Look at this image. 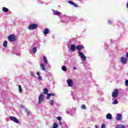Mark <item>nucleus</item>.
<instances>
[{
	"label": "nucleus",
	"instance_id": "f257e3e1",
	"mask_svg": "<svg viewBox=\"0 0 128 128\" xmlns=\"http://www.w3.org/2000/svg\"><path fill=\"white\" fill-rule=\"evenodd\" d=\"M84 48V46L78 45L76 46V48L78 50H79V52H78L79 56H80L83 60H86V56H84V53H82V52H80V50H82V48Z\"/></svg>",
	"mask_w": 128,
	"mask_h": 128
},
{
	"label": "nucleus",
	"instance_id": "f03ea898",
	"mask_svg": "<svg viewBox=\"0 0 128 128\" xmlns=\"http://www.w3.org/2000/svg\"><path fill=\"white\" fill-rule=\"evenodd\" d=\"M8 40L10 42H16V38L14 34H10L8 37Z\"/></svg>",
	"mask_w": 128,
	"mask_h": 128
},
{
	"label": "nucleus",
	"instance_id": "7ed1b4c3",
	"mask_svg": "<svg viewBox=\"0 0 128 128\" xmlns=\"http://www.w3.org/2000/svg\"><path fill=\"white\" fill-rule=\"evenodd\" d=\"M38 26V24H32L28 26V30H36Z\"/></svg>",
	"mask_w": 128,
	"mask_h": 128
},
{
	"label": "nucleus",
	"instance_id": "20e7f679",
	"mask_svg": "<svg viewBox=\"0 0 128 128\" xmlns=\"http://www.w3.org/2000/svg\"><path fill=\"white\" fill-rule=\"evenodd\" d=\"M118 96V89H114L112 92V96L114 98H116Z\"/></svg>",
	"mask_w": 128,
	"mask_h": 128
},
{
	"label": "nucleus",
	"instance_id": "39448f33",
	"mask_svg": "<svg viewBox=\"0 0 128 128\" xmlns=\"http://www.w3.org/2000/svg\"><path fill=\"white\" fill-rule=\"evenodd\" d=\"M9 118L10 120H12V122H16V124H20V122H18V120L14 116H10Z\"/></svg>",
	"mask_w": 128,
	"mask_h": 128
},
{
	"label": "nucleus",
	"instance_id": "423d86ee",
	"mask_svg": "<svg viewBox=\"0 0 128 128\" xmlns=\"http://www.w3.org/2000/svg\"><path fill=\"white\" fill-rule=\"evenodd\" d=\"M44 94H41L38 96V104H40L42 103V102H44Z\"/></svg>",
	"mask_w": 128,
	"mask_h": 128
},
{
	"label": "nucleus",
	"instance_id": "0eeeda50",
	"mask_svg": "<svg viewBox=\"0 0 128 128\" xmlns=\"http://www.w3.org/2000/svg\"><path fill=\"white\" fill-rule=\"evenodd\" d=\"M66 82L68 86L72 87V86H74V82H72V79H68L66 80Z\"/></svg>",
	"mask_w": 128,
	"mask_h": 128
},
{
	"label": "nucleus",
	"instance_id": "6e6552de",
	"mask_svg": "<svg viewBox=\"0 0 128 128\" xmlns=\"http://www.w3.org/2000/svg\"><path fill=\"white\" fill-rule=\"evenodd\" d=\"M121 62L122 64H126L128 62V60L124 57H121Z\"/></svg>",
	"mask_w": 128,
	"mask_h": 128
},
{
	"label": "nucleus",
	"instance_id": "1a4fd4ad",
	"mask_svg": "<svg viewBox=\"0 0 128 128\" xmlns=\"http://www.w3.org/2000/svg\"><path fill=\"white\" fill-rule=\"evenodd\" d=\"M116 120H122V114H117Z\"/></svg>",
	"mask_w": 128,
	"mask_h": 128
},
{
	"label": "nucleus",
	"instance_id": "9d476101",
	"mask_svg": "<svg viewBox=\"0 0 128 128\" xmlns=\"http://www.w3.org/2000/svg\"><path fill=\"white\" fill-rule=\"evenodd\" d=\"M106 118L107 120H112V114H106Z\"/></svg>",
	"mask_w": 128,
	"mask_h": 128
},
{
	"label": "nucleus",
	"instance_id": "9b49d317",
	"mask_svg": "<svg viewBox=\"0 0 128 128\" xmlns=\"http://www.w3.org/2000/svg\"><path fill=\"white\" fill-rule=\"evenodd\" d=\"M68 4H72V6H74L75 8H78V5L76 4L75 3H74V2L69 0L68 2Z\"/></svg>",
	"mask_w": 128,
	"mask_h": 128
},
{
	"label": "nucleus",
	"instance_id": "f8f14e48",
	"mask_svg": "<svg viewBox=\"0 0 128 128\" xmlns=\"http://www.w3.org/2000/svg\"><path fill=\"white\" fill-rule=\"evenodd\" d=\"M40 69L42 70H46V66H44V64H41L40 65Z\"/></svg>",
	"mask_w": 128,
	"mask_h": 128
},
{
	"label": "nucleus",
	"instance_id": "ddd939ff",
	"mask_svg": "<svg viewBox=\"0 0 128 128\" xmlns=\"http://www.w3.org/2000/svg\"><path fill=\"white\" fill-rule=\"evenodd\" d=\"M70 50L72 52H74L76 50V46L74 44L71 45Z\"/></svg>",
	"mask_w": 128,
	"mask_h": 128
},
{
	"label": "nucleus",
	"instance_id": "4468645a",
	"mask_svg": "<svg viewBox=\"0 0 128 128\" xmlns=\"http://www.w3.org/2000/svg\"><path fill=\"white\" fill-rule=\"evenodd\" d=\"M50 32V30H48V28H46L44 29V34H48Z\"/></svg>",
	"mask_w": 128,
	"mask_h": 128
},
{
	"label": "nucleus",
	"instance_id": "2eb2a0df",
	"mask_svg": "<svg viewBox=\"0 0 128 128\" xmlns=\"http://www.w3.org/2000/svg\"><path fill=\"white\" fill-rule=\"evenodd\" d=\"M54 14H56V16H60L62 14V13L58 11H54Z\"/></svg>",
	"mask_w": 128,
	"mask_h": 128
},
{
	"label": "nucleus",
	"instance_id": "dca6fc26",
	"mask_svg": "<svg viewBox=\"0 0 128 128\" xmlns=\"http://www.w3.org/2000/svg\"><path fill=\"white\" fill-rule=\"evenodd\" d=\"M18 92H20V94H22V86L20 85H18Z\"/></svg>",
	"mask_w": 128,
	"mask_h": 128
},
{
	"label": "nucleus",
	"instance_id": "f3484780",
	"mask_svg": "<svg viewBox=\"0 0 128 128\" xmlns=\"http://www.w3.org/2000/svg\"><path fill=\"white\" fill-rule=\"evenodd\" d=\"M43 91H44V94H48V90L46 88H44L43 90Z\"/></svg>",
	"mask_w": 128,
	"mask_h": 128
},
{
	"label": "nucleus",
	"instance_id": "a211bd4d",
	"mask_svg": "<svg viewBox=\"0 0 128 128\" xmlns=\"http://www.w3.org/2000/svg\"><path fill=\"white\" fill-rule=\"evenodd\" d=\"M43 58H44V63L46 64H48V60L46 59V56H44L43 57Z\"/></svg>",
	"mask_w": 128,
	"mask_h": 128
},
{
	"label": "nucleus",
	"instance_id": "6ab92c4d",
	"mask_svg": "<svg viewBox=\"0 0 128 128\" xmlns=\"http://www.w3.org/2000/svg\"><path fill=\"white\" fill-rule=\"evenodd\" d=\"M2 10L4 12H8V8H6V7H3Z\"/></svg>",
	"mask_w": 128,
	"mask_h": 128
},
{
	"label": "nucleus",
	"instance_id": "aec40b11",
	"mask_svg": "<svg viewBox=\"0 0 128 128\" xmlns=\"http://www.w3.org/2000/svg\"><path fill=\"white\" fill-rule=\"evenodd\" d=\"M3 46H4V48H6L8 46V42L4 41Z\"/></svg>",
	"mask_w": 128,
	"mask_h": 128
},
{
	"label": "nucleus",
	"instance_id": "412c9836",
	"mask_svg": "<svg viewBox=\"0 0 128 128\" xmlns=\"http://www.w3.org/2000/svg\"><path fill=\"white\" fill-rule=\"evenodd\" d=\"M58 128V124L56 123H54L53 128Z\"/></svg>",
	"mask_w": 128,
	"mask_h": 128
},
{
	"label": "nucleus",
	"instance_id": "4be33fe9",
	"mask_svg": "<svg viewBox=\"0 0 128 128\" xmlns=\"http://www.w3.org/2000/svg\"><path fill=\"white\" fill-rule=\"evenodd\" d=\"M32 52H34V54H36V47H34L33 48H32Z\"/></svg>",
	"mask_w": 128,
	"mask_h": 128
},
{
	"label": "nucleus",
	"instance_id": "5701e85b",
	"mask_svg": "<svg viewBox=\"0 0 128 128\" xmlns=\"http://www.w3.org/2000/svg\"><path fill=\"white\" fill-rule=\"evenodd\" d=\"M62 70H64V72H66V66H62Z\"/></svg>",
	"mask_w": 128,
	"mask_h": 128
},
{
	"label": "nucleus",
	"instance_id": "b1692460",
	"mask_svg": "<svg viewBox=\"0 0 128 128\" xmlns=\"http://www.w3.org/2000/svg\"><path fill=\"white\" fill-rule=\"evenodd\" d=\"M81 108L82 110H86V105H84V104H82L81 106Z\"/></svg>",
	"mask_w": 128,
	"mask_h": 128
},
{
	"label": "nucleus",
	"instance_id": "393cba45",
	"mask_svg": "<svg viewBox=\"0 0 128 128\" xmlns=\"http://www.w3.org/2000/svg\"><path fill=\"white\" fill-rule=\"evenodd\" d=\"M116 128H124V126L123 125H118Z\"/></svg>",
	"mask_w": 128,
	"mask_h": 128
},
{
	"label": "nucleus",
	"instance_id": "a878e982",
	"mask_svg": "<svg viewBox=\"0 0 128 128\" xmlns=\"http://www.w3.org/2000/svg\"><path fill=\"white\" fill-rule=\"evenodd\" d=\"M25 112L27 113V114H30V111L28 109H25Z\"/></svg>",
	"mask_w": 128,
	"mask_h": 128
},
{
	"label": "nucleus",
	"instance_id": "bb28decb",
	"mask_svg": "<svg viewBox=\"0 0 128 128\" xmlns=\"http://www.w3.org/2000/svg\"><path fill=\"white\" fill-rule=\"evenodd\" d=\"M114 104H118V100L116 99L114 100Z\"/></svg>",
	"mask_w": 128,
	"mask_h": 128
},
{
	"label": "nucleus",
	"instance_id": "cd10ccee",
	"mask_svg": "<svg viewBox=\"0 0 128 128\" xmlns=\"http://www.w3.org/2000/svg\"><path fill=\"white\" fill-rule=\"evenodd\" d=\"M50 96H54L55 94L54 93H48Z\"/></svg>",
	"mask_w": 128,
	"mask_h": 128
},
{
	"label": "nucleus",
	"instance_id": "c85d7f7f",
	"mask_svg": "<svg viewBox=\"0 0 128 128\" xmlns=\"http://www.w3.org/2000/svg\"><path fill=\"white\" fill-rule=\"evenodd\" d=\"M57 120H59V122H60V120H62V117H60V116L57 117Z\"/></svg>",
	"mask_w": 128,
	"mask_h": 128
},
{
	"label": "nucleus",
	"instance_id": "c756f323",
	"mask_svg": "<svg viewBox=\"0 0 128 128\" xmlns=\"http://www.w3.org/2000/svg\"><path fill=\"white\" fill-rule=\"evenodd\" d=\"M50 98V96L48 94H47V96L46 97V100H48Z\"/></svg>",
	"mask_w": 128,
	"mask_h": 128
},
{
	"label": "nucleus",
	"instance_id": "7c9ffc66",
	"mask_svg": "<svg viewBox=\"0 0 128 128\" xmlns=\"http://www.w3.org/2000/svg\"><path fill=\"white\" fill-rule=\"evenodd\" d=\"M50 104L51 106H54V100H50Z\"/></svg>",
	"mask_w": 128,
	"mask_h": 128
},
{
	"label": "nucleus",
	"instance_id": "2f4dec72",
	"mask_svg": "<svg viewBox=\"0 0 128 128\" xmlns=\"http://www.w3.org/2000/svg\"><path fill=\"white\" fill-rule=\"evenodd\" d=\"M30 74L32 76H34V72L31 71V72H30Z\"/></svg>",
	"mask_w": 128,
	"mask_h": 128
},
{
	"label": "nucleus",
	"instance_id": "473e14b6",
	"mask_svg": "<svg viewBox=\"0 0 128 128\" xmlns=\"http://www.w3.org/2000/svg\"><path fill=\"white\" fill-rule=\"evenodd\" d=\"M125 85L126 86H128V80H126L125 81Z\"/></svg>",
	"mask_w": 128,
	"mask_h": 128
},
{
	"label": "nucleus",
	"instance_id": "72a5a7b5",
	"mask_svg": "<svg viewBox=\"0 0 128 128\" xmlns=\"http://www.w3.org/2000/svg\"><path fill=\"white\" fill-rule=\"evenodd\" d=\"M102 128H106V124H102Z\"/></svg>",
	"mask_w": 128,
	"mask_h": 128
},
{
	"label": "nucleus",
	"instance_id": "f704fd0d",
	"mask_svg": "<svg viewBox=\"0 0 128 128\" xmlns=\"http://www.w3.org/2000/svg\"><path fill=\"white\" fill-rule=\"evenodd\" d=\"M38 76V80H42V76Z\"/></svg>",
	"mask_w": 128,
	"mask_h": 128
},
{
	"label": "nucleus",
	"instance_id": "c9c22d12",
	"mask_svg": "<svg viewBox=\"0 0 128 128\" xmlns=\"http://www.w3.org/2000/svg\"><path fill=\"white\" fill-rule=\"evenodd\" d=\"M59 124H60V126H62V123L61 122V121L59 122Z\"/></svg>",
	"mask_w": 128,
	"mask_h": 128
},
{
	"label": "nucleus",
	"instance_id": "e433bc0d",
	"mask_svg": "<svg viewBox=\"0 0 128 128\" xmlns=\"http://www.w3.org/2000/svg\"><path fill=\"white\" fill-rule=\"evenodd\" d=\"M36 74H38V76H40V72H36Z\"/></svg>",
	"mask_w": 128,
	"mask_h": 128
},
{
	"label": "nucleus",
	"instance_id": "4c0bfd02",
	"mask_svg": "<svg viewBox=\"0 0 128 128\" xmlns=\"http://www.w3.org/2000/svg\"><path fill=\"white\" fill-rule=\"evenodd\" d=\"M74 70H76V68L74 67Z\"/></svg>",
	"mask_w": 128,
	"mask_h": 128
},
{
	"label": "nucleus",
	"instance_id": "58836bf2",
	"mask_svg": "<svg viewBox=\"0 0 128 128\" xmlns=\"http://www.w3.org/2000/svg\"><path fill=\"white\" fill-rule=\"evenodd\" d=\"M95 127H96V128H98V126H97V125H96V126H95Z\"/></svg>",
	"mask_w": 128,
	"mask_h": 128
},
{
	"label": "nucleus",
	"instance_id": "ea45409f",
	"mask_svg": "<svg viewBox=\"0 0 128 128\" xmlns=\"http://www.w3.org/2000/svg\"><path fill=\"white\" fill-rule=\"evenodd\" d=\"M109 24H112V22L109 21Z\"/></svg>",
	"mask_w": 128,
	"mask_h": 128
}]
</instances>
